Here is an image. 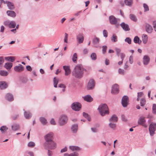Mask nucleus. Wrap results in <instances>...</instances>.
Returning a JSON list of instances; mask_svg holds the SVG:
<instances>
[{
    "label": "nucleus",
    "instance_id": "nucleus-1",
    "mask_svg": "<svg viewBox=\"0 0 156 156\" xmlns=\"http://www.w3.org/2000/svg\"><path fill=\"white\" fill-rule=\"evenodd\" d=\"M86 70L81 66H76L72 72V75L76 78L80 79L83 75L84 71H86Z\"/></svg>",
    "mask_w": 156,
    "mask_h": 156
},
{
    "label": "nucleus",
    "instance_id": "nucleus-2",
    "mask_svg": "<svg viewBox=\"0 0 156 156\" xmlns=\"http://www.w3.org/2000/svg\"><path fill=\"white\" fill-rule=\"evenodd\" d=\"M100 114L101 116H104L106 115L109 114V112L108 107L105 104H101L99 106L98 108Z\"/></svg>",
    "mask_w": 156,
    "mask_h": 156
},
{
    "label": "nucleus",
    "instance_id": "nucleus-3",
    "mask_svg": "<svg viewBox=\"0 0 156 156\" xmlns=\"http://www.w3.org/2000/svg\"><path fill=\"white\" fill-rule=\"evenodd\" d=\"M43 146L46 149L54 150L56 147V143L54 141L45 142Z\"/></svg>",
    "mask_w": 156,
    "mask_h": 156
},
{
    "label": "nucleus",
    "instance_id": "nucleus-4",
    "mask_svg": "<svg viewBox=\"0 0 156 156\" xmlns=\"http://www.w3.org/2000/svg\"><path fill=\"white\" fill-rule=\"evenodd\" d=\"M68 118L67 116L65 114L60 116L58 119V124L61 126H62L66 124L67 122Z\"/></svg>",
    "mask_w": 156,
    "mask_h": 156
},
{
    "label": "nucleus",
    "instance_id": "nucleus-5",
    "mask_svg": "<svg viewBox=\"0 0 156 156\" xmlns=\"http://www.w3.org/2000/svg\"><path fill=\"white\" fill-rule=\"evenodd\" d=\"M72 109L74 111H78L81 108V104L77 102L73 103L71 105Z\"/></svg>",
    "mask_w": 156,
    "mask_h": 156
},
{
    "label": "nucleus",
    "instance_id": "nucleus-6",
    "mask_svg": "<svg viewBox=\"0 0 156 156\" xmlns=\"http://www.w3.org/2000/svg\"><path fill=\"white\" fill-rule=\"evenodd\" d=\"M149 129L150 135L152 136H153L156 129V124L152 122L149 125Z\"/></svg>",
    "mask_w": 156,
    "mask_h": 156
},
{
    "label": "nucleus",
    "instance_id": "nucleus-7",
    "mask_svg": "<svg viewBox=\"0 0 156 156\" xmlns=\"http://www.w3.org/2000/svg\"><path fill=\"white\" fill-rule=\"evenodd\" d=\"M109 20L110 23L112 25H115L116 27H117L119 26V24L118 23V20L114 16L112 15L109 16Z\"/></svg>",
    "mask_w": 156,
    "mask_h": 156
},
{
    "label": "nucleus",
    "instance_id": "nucleus-8",
    "mask_svg": "<svg viewBox=\"0 0 156 156\" xmlns=\"http://www.w3.org/2000/svg\"><path fill=\"white\" fill-rule=\"evenodd\" d=\"M53 136L54 134L52 132H50L48 133L44 137V139L45 140V142L53 141Z\"/></svg>",
    "mask_w": 156,
    "mask_h": 156
},
{
    "label": "nucleus",
    "instance_id": "nucleus-9",
    "mask_svg": "<svg viewBox=\"0 0 156 156\" xmlns=\"http://www.w3.org/2000/svg\"><path fill=\"white\" fill-rule=\"evenodd\" d=\"M95 86V82L93 79L90 80L88 83L87 86V90H91L94 89Z\"/></svg>",
    "mask_w": 156,
    "mask_h": 156
},
{
    "label": "nucleus",
    "instance_id": "nucleus-10",
    "mask_svg": "<svg viewBox=\"0 0 156 156\" xmlns=\"http://www.w3.org/2000/svg\"><path fill=\"white\" fill-rule=\"evenodd\" d=\"M119 87L117 84H115L112 87L111 93L114 94H116L119 92Z\"/></svg>",
    "mask_w": 156,
    "mask_h": 156
},
{
    "label": "nucleus",
    "instance_id": "nucleus-11",
    "mask_svg": "<svg viewBox=\"0 0 156 156\" xmlns=\"http://www.w3.org/2000/svg\"><path fill=\"white\" fill-rule=\"evenodd\" d=\"M128 97L127 96H124L122 99V104L123 107H126L127 106Z\"/></svg>",
    "mask_w": 156,
    "mask_h": 156
},
{
    "label": "nucleus",
    "instance_id": "nucleus-12",
    "mask_svg": "<svg viewBox=\"0 0 156 156\" xmlns=\"http://www.w3.org/2000/svg\"><path fill=\"white\" fill-rule=\"evenodd\" d=\"M146 120L145 119V117L143 116H141L139 118L138 123L139 124L142 125L144 127H147V125L145 124Z\"/></svg>",
    "mask_w": 156,
    "mask_h": 156
},
{
    "label": "nucleus",
    "instance_id": "nucleus-13",
    "mask_svg": "<svg viewBox=\"0 0 156 156\" xmlns=\"http://www.w3.org/2000/svg\"><path fill=\"white\" fill-rule=\"evenodd\" d=\"M14 69L15 71L18 72H20L24 70V68L23 66L22 65L19 64L18 66H15Z\"/></svg>",
    "mask_w": 156,
    "mask_h": 156
},
{
    "label": "nucleus",
    "instance_id": "nucleus-14",
    "mask_svg": "<svg viewBox=\"0 0 156 156\" xmlns=\"http://www.w3.org/2000/svg\"><path fill=\"white\" fill-rule=\"evenodd\" d=\"M11 128L12 131H16L20 129V125L17 123H14L12 125Z\"/></svg>",
    "mask_w": 156,
    "mask_h": 156
},
{
    "label": "nucleus",
    "instance_id": "nucleus-15",
    "mask_svg": "<svg viewBox=\"0 0 156 156\" xmlns=\"http://www.w3.org/2000/svg\"><path fill=\"white\" fill-rule=\"evenodd\" d=\"M3 2L4 4H6L7 6L9 9L10 10H13L14 9V7L13 3L10 2L5 1H3Z\"/></svg>",
    "mask_w": 156,
    "mask_h": 156
},
{
    "label": "nucleus",
    "instance_id": "nucleus-16",
    "mask_svg": "<svg viewBox=\"0 0 156 156\" xmlns=\"http://www.w3.org/2000/svg\"><path fill=\"white\" fill-rule=\"evenodd\" d=\"M150 58L147 55H144L143 58V63L144 65H147L148 64L150 61Z\"/></svg>",
    "mask_w": 156,
    "mask_h": 156
},
{
    "label": "nucleus",
    "instance_id": "nucleus-17",
    "mask_svg": "<svg viewBox=\"0 0 156 156\" xmlns=\"http://www.w3.org/2000/svg\"><path fill=\"white\" fill-rule=\"evenodd\" d=\"M145 30L148 33H151L153 30L152 27L149 24L146 23L145 25Z\"/></svg>",
    "mask_w": 156,
    "mask_h": 156
},
{
    "label": "nucleus",
    "instance_id": "nucleus-18",
    "mask_svg": "<svg viewBox=\"0 0 156 156\" xmlns=\"http://www.w3.org/2000/svg\"><path fill=\"white\" fill-rule=\"evenodd\" d=\"M120 25L123 29L125 31L129 30L130 29L128 25L127 24H126L124 22H122L120 24Z\"/></svg>",
    "mask_w": 156,
    "mask_h": 156
},
{
    "label": "nucleus",
    "instance_id": "nucleus-19",
    "mask_svg": "<svg viewBox=\"0 0 156 156\" xmlns=\"http://www.w3.org/2000/svg\"><path fill=\"white\" fill-rule=\"evenodd\" d=\"M84 101L87 102H91L93 100V98L90 95H87L83 97Z\"/></svg>",
    "mask_w": 156,
    "mask_h": 156
},
{
    "label": "nucleus",
    "instance_id": "nucleus-20",
    "mask_svg": "<svg viewBox=\"0 0 156 156\" xmlns=\"http://www.w3.org/2000/svg\"><path fill=\"white\" fill-rule=\"evenodd\" d=\"M76 37L78 43H81L83 42L84 40V37L82 34H79Z\"/></svg>",
    "mask_w": 156,
    "mask_h": 156
},
{
    "label": "nucleus",
    "instance_id": "nucleus-21",
    "mask_svg": "<svg viewBox=\"0 0 156 156\" xmlns=\"http://www.w3.org/2000/svg\"><path fill=\"white\" fill-rule=\"evenodd\" d=\"M63 68L65 70V75L66 76H68L70 73L71 71L69 66H64Z\"/></svg>",
    "mask_w": 156,
    "mask_h": 156
},
{
    "label": "nucleus",
    "instance_id": "nucleus-22",
    "mask_svg": "<svg viewBox=\"0 0 156 156\" xmlns=\"http://www.w3.org/2000/svg\"><path fill=\"white\" fill-rule=\"evenodd\" d=\"M8 85L5 82L2 81L0 82V89L3 90L7 88Z\"/></svg>",
    "mask_w": 156,
    "mask_h": 156
},
{
    "label": "nucleus",
    "instance_id": "nucleus-23",
    "mask_svg": "<svg viewBox=\"0 0 156 156\" xmlns=\"http://www.w3.org/2000/svg\"><path fill=\"white\" fill-rule=\"evenodd\" d=\"M118 118L117 116L115 115H114L109 119V121L110 122H116L118 121Z\"/></svg>",
    "mask_w": 156,
    "mask_h": 156
},
{
    "label": "nucleus",
    "instance_id": "nucleus-24",
    "mask_svg": "<svg viewBox=\"0 0 156 156\" xmlns=\"http://www.w3.org/2000/svg\"><path fill=\"white\" fill-rule=\"evenodd\" d=\"M24 111V115L26 118L27 119H29L32 116V115L29 111H26L23 110Z\"/></svg>",
    "mask_w": 156,
    "mask_h": 156
},
{
    "label": "nucleus",
    "instance_id": "nucleus-25",
    "mask_svg": "<svg viewBox=\"0 0 156 156\" xmlns=\"http://www.w3.org/2000/svg\"><path fill=\"white\" fill-rule=\"evenodd\" d=\"M6 13L8 16L12 17H15L16 16L15 12L13 11H7Z\"/></svg>",
    "mask_w": 156,
    "mask_h": 156
},
{
    "label": "nucleus",
    "instance_id": "nucleus-26",
    "mask_svg": "<svg viewBox=\"0 0 156 156\" xmlns=\"http://www.w3.org/2000/svg\"><path fill=\"white\" fill-rule=\"evenodd\" d=\"M5 98L9 101H12L13 100V97L12 95L10 93H8L6 95Z\"/></svg>",
    "mask_w": 156,
    "mask_h": 156
},
{
    "label": "nucleus",
    "instance_id": "nucleus-27",
    "mask_svg": "<svg viewBox=\"0 0 156 156\" xmlns=\"http://www.w3.org/2000/svg\"><path fill=\"white\" fill-rule=\"evenodd\" d=\"M12 65L13 64L12 63L8 62L5 64L4 67L7 69L9 70L12 67Z\"/></svg>",
    "mask_w": 156,
    "mask_h": 156
},
{
    "label": "nucleus",
    "instance_id": "nucleus-28",
    "mask_svg": "<svg viewBox=\"0 0 156 156\" xmlns=\"http://www.w3.org/2000/svg\"><path fill=\"white\" fill-rule=\"evenodd\" d=\"M5 59L7 61L11 62H13L15 60V57L12 56L6 57H5Z\"/></svg>",
    "mask_w": 156,
    "mask_h": 156
},
{
    "label": "nucleus",
    "instance_id": "nucleus-29",
    "mask_svg": "<svg viewBox=\"0 0 156 156\" xmlns=\"http://www.w3.org/2000/svg\"><path fill=\"white\" fill-rule=\"evenodd\" d=\"M69 148L72 151H78L80 150V148L78 146H72L69 147Z\"/></svg>",
    "mask_w": 156,
    "mask_h": 156
},
{
    "label": "nucleus",
    "instance_id": "nucleus-30",
    "mask_svg": "<svg viewBox=\"0 0 156 156\" xmlns=\"http://www.w3.org/2000/svg\"><path fill=\"white\" fill-rule=\"evenodd\" d=\"M78 129V125L77 124H74L71 127V130L73 132L75 133H76Z\"/></svg>",
    "mask_w": 156,
    "mask_h": 156
},
{
    "label": "nucleus",
    "instance_id": "nucleus-31",
    "mask_svg": "<svg viewBox=\"0 0 156 156\" xmlns=\"http://www.w3.org/2000/svg\"><path fill=\"white\" fill-rule=\"evenodd\" d=\"M133 41L135 43L140 44L141 43V41L140 40L139 37L137 36H135L133 39Z\"/></svg>",
    "mask_w": 156,
    "mask_h": 156
},
{
    "label": "nucleus",
    "instance_id": "nucleus-32",
    "mask_svg": "<svg viewBox=\"0 0 156 156\" xmlns=\"http://www.w3.org/2000/svg\"><path fill=\"white\" fill-rule=\"evenodd\" d=\"M126 5L129 7H131L133 4V0H125Z\"/></svg>",
    "mask_w": 156,
    "mask_h": 156
},
{
    "label": "nucleus",
    "instance_id": "nucleus-33",
    "mask_svg": "<svg viewBox=\"0 0 156 156\" xmlns=\"http://www.w3.org/2000/svg\"><path fill=\"white\" fill-rule=\"evenodd\" d=\"M39 120L41 122L42 124L43 125H46L47 123V121L45 118L43 117H41L39 118Z\"/></svg>",
    "mask_w": 156,
    "mask_h": 156
},
{
    "label": "nucleus",
    "instance_id": "nucleus-34",
    "mask_svg": "<svg viewBox=\"0 0 156 156\" xmlns=\"http://www.w3.org/2000/svg\"><path fill=\"white\" fill-rule=\"evenodd\" d=\"M142 40L143 43L145 44H146L148 40V37L147 35L143 34L142 36Z\"/></svg>",
    "mask_w": 156,
    "mask_h": 156
},
{
    "label": "nucleus",
    "instance_id": "nucleus-35",
    "mask_svg": "<svg viewBox=\"0 0 156 156\" xmlns=\"http://www.w3.org/2000/svg\"><path fill=\"white\" fill-rule=\"evenodd\" d=\"M78 153L76 152H74L70 154H68V153H65L64 154V156H78Z\"/></svg>",
    "mask_w": 156,
    "mask_h": 156
},
{
    "label": "nucleus",
    "instance_id": "nucleus-36",
    "mask_svg": "<svg viewBox=\"0 0 156 156\" xmlns=\"http://www.w3.org/2000/svg\"><path fill=\"white\" fill-rule=\"evenodd\" d=\"M20 80L22 83H26L28 81L27 78L24 76L20 77Z\"/></svg>",
    "mask_w": 156,
    "mask_h": 156
},
{
    "label": "nucleus",
    "instance_id": "nucleus-37",
    "mask_svg": "<svg viewBox=\"0 0 156 156\" xmlns=\"http://www.w3.org/2000/svg\"><path fill=\"white\" fill-rule=\"evenodd\" d=\"M8 128L5 126H1L0 128V130L2 133H4L8 129Z\"/></svg>",
    "mask_w": 156,
    "mask_h": 156
},
{
    "label": "nucleus",
    "instance_id": "nucleus-38",
    "mask_svg": "<svg viewBox=\"0 0 156 156\" xmlns=\"http://www.w3.org/2000/svg\"><path fill=\"white\" fill-rule=\"evenodd\" d=\"M16 26V23L14 21H11L10 22L9 27L10 28H14Z\"/></svg>",
    "mask_w": 156,
    "mask_h": 156
},
{
    "label": "nucleus",
    "instance_id": "nucleus-39",
    "mask_svg": "<svg viewBox=\"0 0 156 156\" xmlns=\"http://www.w3.org/2000/svg\"><path fill=\"white\" fill-rule=\"evenodd\" d=\"M129 17L131 20L134 22H136L137 20L136 17L133 14H130L129 15Z\"/></svg>",
    "mask_w": 156,
    "mask_h": 156
},
{
    "label": "nucleus",
    "instance_id": "nucleus-40",
    "mask_svg": "<svg viewBox=\"0 0 156 156\" xmlns=\"http://www.w3.org/2000/svg\"><path fill=\"white\" fill-rule=\"evenodd\" d=\"M8 74V73L7 71L4 70L0 71V75L2 76H6Z\"/></svg>",
    "mask_w": 156,
    "mask_h": 156
},
{
    "label": "nucleus",
    "instance_id": "nucleus-41",
    "mask_svg": "<svg viewBox=\"0 0 156 156\" xmlns=\"http://www.w3.org/2000/svg\"><path fill=\"white\" fill-rule=\"evenodd\" d=\"M109 126L110 128L112 129H115L116 127V125L115 123L114 122H110L109 123Z\"/></svg>",
    "mask_w": 156,
    "mask_h": 156
},
{
    "label": "nucleus",
    "instance_id": "nucleus-42",
    "mask_svg": "<svg viewBox=\"0 0 156 156\" xmlns=\"http://www.w3.org/2000/svg\"><path fill=\"white\" fill-rule=\"evenodd\" d=\"M117 36L115 34H113L111 38V40L113 42H116L117 41Z\"/></svg>",
    "mask_w": 156,
    "mask_h": 156
},
{
    "label": "nucleus",
    "instance_id": "nucleus-43",
    "mask_svg": "<svg viewBox=\"0 0 156 156\" xmlns=\"http://www.w3.org/2000/svg\"><path fill=\"white\" fill-rule=\"evenodd\" d=\"M146 100L144 98H142L140 100V105L141 106H143L146 104Z\"/></svg>",
    "mask_w": 156,
    "mask_h": 156
},
{
    "label": "nucleus",
    "instance_id": "nucleus-44",
    "mask_svg": "<svg viewBox=\"0 0 156 156\" xmlns=\"http://www.w3.org/2000/svg\"><path fill=\"white\" fill-rule=\"evenodd\" d=\"M90 57L93 60H95L97 59L96 55L95 53H92L91 54Z\"/></svg>",
    "mask_w": 156,
    "mask_h": 156
},
{
    "label": "nucleus",
    "instance_id": "nucleus-45",
    "mask_svg": "<svg viewBox=\"0 0 156 156\" xmlns=\"http://www.w3.org/2000/svg\"><path fill=\"white\" fill-rule=\"evenodd\" d=\"M99 41V38L96 37L93 40V43L94 44H98Z\"/></svg>",
    "mask_w": 156,
    "mask_h": 156
},
{
    "label": "nucleus",
    "instance_id": "nucleus-46",
    "mask_svg": "<svg viewBox=\"0 0 156 156\" xmlns=\"http://www.w3.org/2000/svg\"><path fill=\"white\" fill-rule=\"evenodd\" d=\"M118 73L119 74L124 75L125 73V71L121 68H119L118 69Z\"/></svg>",
    "mask_w": 156,
    "mask_h": 156
},
{
    "label": "nucleus",
    "instance_id": "nucleus-47",
    "mask_svg": "<svg viewBox=\"0 0 156 156\" xmlns=\"http://www.w3.org/2000/svg\"><path fill=\"white\" fill-rule=\"evenodd\" d=\"M54 86L55 87H57V85L58 83V81L55 77H54L53 79Z\"/></svg>",
    "mask_w": 156,
    "mask_h": 156
},
{
    "label": "nucleus",
    "instance_id": "nucleus-48",
    "mask_svg": "<svg viewBox=\"0 0 156 156\" xmlns=\"http://www.w3.org/2000/svg\"><path fill=\"white\" fill-rule=\"evenodd\" d=\"M152 109L153 113L154 114H156V104H153Z\"/></svg>",
    "mask_w": 156,
    "mask_h": 156
},
{
    "label": "nucleus",
    "instance_id": "nucleus-49",
    "mask_svg": "<svg viewBox=\"0 0 156 156\" xmlns=\"http://www.w3.org/2000/svg\"><path fill=\"white\" fill-rule=\"evenodd\" d=\"M35 143L33 142L30 141L27 144V145L29 147H33L35 146Z\"/></svg>",
    "mask_w": 156,
    "mask_h": 156
},
{
    "label": "nucleus",
    "instance_id": "nucleus-50",
    "mask_svg": "<svg viewBox=\"0 0 156 156\" xmlns=\"http://www.w3.org/2000/svg\"><path fill=\"white\" fill-rule=\"evenodd\" d=\"M143 7L144 8V12H147L149 10V7L145 3L143 4Z\"/></svg>",
    "mask_w": 156,
    "mask_h": 156
},
{
    "label": "nucleus",
    "instance_id": "nucleus-51",
    "mask_svg": "<svg viewBox=\"0 0 156 156\" xmlns=\"http://www.w3.org/2000/svg\"><path fill=\"white\" fill-rule=\"evenodd\" d=\"M125 41L127 42L129 44H130L131 43V40L130 38L129 37L126 38L125 39Z\"/></svg>",
    "mask_w": 156,
    "mask_h": 156
},
{
    "label": "nucleus",
    "instance_id": "nucleus-52",
    "mask_svg": "<svg viewBox=\"0 0 156 156\" xmlns=\"http://www.w3.org/2000/svg\"><path fill=\"white\" fill-rule=\"evenodd\" d=\"M77 57V54L76 53L74 54L72 57V60L74 62H75L76 61Z\"/></svg>",
    "mask_w": 156,
    "mask_h": 156
},
{
    "label": "nucleus",
    "instance_id": "nucleus-53",
    "mask_svg": "<svg viewBox=\"0 0 156 156\" xmlns=\"http://www.w3.org/2000/svg\"><path fill=\"white\" fill-rule=\"evenodd\" d=\"M115 49L117 55L118 56H119L120 54L121 53V50L118 48H116Z\"/></svg>",
    "mask_w": 156,
    "mask_h": 156
},
{
    "label": "nucleus",
    "instance_id": "nucleus-54",
    "mask_svg": "<svg viewBox=\"0 0 156 156\" xmlns=\"http://www.w3.org/2000/svg\"><path fill=\"white\" fill-rule=\"evenodd\" d=\"M68 34L66 33H65L64 38V42L65 43H67L68 42Z\"/></svg>",
    "mask_w": 156,
    "mask_h": 156
},
{
    "label": "nucleus",
    "instance_id": "nucleus-55",
    "mask_svg": "<svg viewBox=\"0 0 156 156\" xmlns=\"http://www.w3.org/2000/svg\"><path fill=\"white\" fill-rule=\"evenodd\" d=\"M107 49V46L106 45L103 46L102 47V53L103 54H105L106 51Z\"/></svg>",
    "mask_w": 156,
    "mask_h": 156
},
{
    "label": "nucleus",
    "instance_id": "nucleus-56",
    "mask_svg": "<svg viewBox=\"0 0 156 156\" xmlns=\"http://www.w3.org/2000/svg\"><path fill=\"white\" fill-rule=\"evenodd\" d=\"M121 118L122 121L125 122L127 121V119L124 115H121Z\"/></svg>",
    "mask_w": 156,
    "mask_h": 156
},
{
    "label": "nucleus",
    "instance_id": "nucleus-57",
    "mask_svg": "<svg viewBox=\"0 0 156 156\" xmlns=\"http://www.w3.org/2000/svg\"><path fill=\"white\" fill-rule=\"evenodd\" d=\"M121 60L123 61L125 57V55L123 53H120L119 55Z\"/></svg>",
    "mask_w": 156,
    "mask_h": 156
},
{
    "label": "nucleus",
    "instance_id": "nucleus-58",
    "mask_svg": "<svg viewBox=\"0 0 156 156\" xmlns=\"http://www.w3.org/2000/svg\"><path fill=\"white\" fill-rule=\"evenodd\" d=\"M103 36L105 37H106L108 36V32L107 31L105 30H103Z\"/></svg>",
    "mask_w": 156,
    "mask_h": 156
},
{
    "label": "nucleus",
    "instance_id": "nucleus-59",
    "mask_svg": "<svg viewBox=\"0 0 156 156\" xmlns=\"http://www.w3.org/2000/svg\"><path fill=\"white\" fill-rule=\"evenodd\" d=\"M50 122L51 124V125H56L54 119H51L50 120Z\"/></svg>",
    "mask_w": 156,
    "mask_h": 156
},
{
    "label": "nucleus",
    "instance_id": "nucleus-60",
    "mask_svg": "<svg viewBox=\"0 0 156 156\" xmlns=\"http://www.w3.org/2000/svg\"><path fill=\"white\" fill-rule=\"evenodd\" d=\"M48 156H52L53 154L52 152L50 151V149H48Z\"/></svg>",
    "mask_w": 156,
    "mask_h": 156
},
{
    "label": "nucleus",
    "instance_id": "nucleus-61",
    "mask_svg": "<svg viewBox=\"0 0 156 156\" xmlns=\"http://www.w3.org/2000/svg\"><path fill=\"white\" fill-rule=\"evenodd\" d=\"M4 60L3 57H0V65L2 64L4 62Z\"/></svg>",
    "mask_w": 156,
    "mask_h": 156
},
{
    "label": "nucleus",
    "instance_id": "nucleus-62",
    "mask_svg": "<svg viewBox=\"0 0 156 156\" xmlns=\"http://www.w3.org/2000/svg\"><path fill=\"white\" fill-rule=\"evenodd\" d=\"M26 69L27 71H31L32 70V68L30 66H26Z\"/></svg>",
    "mask_w": 156,
    "mask_h": 156
},
{
    "label": "nucleus",
    "instance_id": "nucleus-63",
    "mask_svg": "<svg viewBox=\"0 0 156 156\" xmlns=\"http://www.w3.org/2000/svg\"><path fill=\"white\" fill-rule=\"evenodd\" d=\"M18 116H19L18 115H17V114L14 115H13L12 116V119L13 120H16L17 119V118L18 117Z\"/></svg>",
    "mask_w": 156,
    "mask_h": 156
},
{
    "label": "nucleus",
    "instance_id": "nucleus-64",
    "mask_svg": "<svg viewBox=\"0 0 156 156\" xmlns=\"http://www.w3.org/2000/svg\"><path fill=\"white\" fill-rule=\"evenodd\" d=\"M153 24L154 30L156 32V21L153 22Z\"/></svg>",
    "mask_w": 156,
    "mask_h": 156
}]
</instances>
